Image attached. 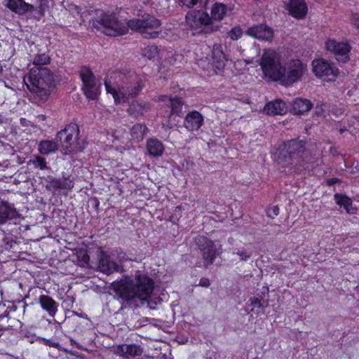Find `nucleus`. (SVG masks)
I'll use <instances>...</instances> for the list:
<instances>
[{
  "mask_svg": "<svg viewBox=\"0 0 359 359\" xmlns=\"http://www.w3.org/2000/svg\"><path fill=\"white\" fill-rule=\"evenodd\" d=\"M154 283L147 275L140 271L136 272L134 278H125L114 283L113 287L116 294L125 300L134 298L141 302H147L154 290Z\"/></svg>",
  "mask_w": 359,
  "mask_h": 359,
  "instance_id": "obj_1",
  "label": "nucleus"
},
{
  "mask_svg": "<svg viewBox=\"0 0 359 359\" xmlns=\"http://www.w3.org/2000/svg\"><path fill=\"white\" fill-rule=\"evenodd\" d=\"M50 57L46 54L37 55L34 59L33 67L28 75L24 77V83L27 88L32 93L37 94L41 100H45L48 94L53 82V76L50 71L39 65H46Z\"/></svg>",
  "mask_w": 359,
  "mask_h": 359,
  "instance_id": "obj_2",
  "label": "nucleus"
},
{
  "mask_svg": "<svg viewBox=\"0 0 359 359\" xmlns=\"http://www.w3.org/2000/svg\"><path fill=\"white\" fill-rule=\"evenodd\" d=\"M115 80L112 82L107 79L104 83L107 93L112 95L115 103L128 101L130 96L137 95L144 86L141 78L134 73L130 74L128 76L116 74Z\"/></svg>",
  "mask_w": 359,
  "mask_h": 359,
  "instance_id": "obj_3",
  "label": "nucleus"
},
{
  "mask_svg": "<svg viewBox=\"0 0 359 359\" xmlns=\"http://www.w3.org/2000/svg\"><path fill=\"white\" fill-rule=\"evenodd\" d=\"M275 158L279 164L297 170L312 163L311 154L304 149L303 142L295 140L284 143L276 152Z\"/></svg>",
  "mask_w": 359,
  "mask_h": 359,
  "instance_id": "obj_4",
  "label": "nucleus"
},
{
  "mask_svg": "<svg viewBox=\"0 0 359 359\" xmlns=\"http://www.w3.org/2000/svg\"><path fill=\"white\" fill-rule=\"evenodd\" d=\"M224 46L221 44H215L212 50V62L208 63L207 67L205 65L206 60L200 59L198 65L203 69H207L209 74L211 75L214 73L217 74V71L222 70L225 67V62L230 60L234 63L236 68L241 69L243 63L246 65L248 62L247 60H241L237 57L229 56L224 53Z\"/></svg>",
  "mask_w": 359,
  "mask_h": 359,
  "instance_id": "obj_5",
  "label": "nucleus"
},
{
  "mask_svg": "<svg viewBox=\"0 0 359 359\" xmlns=\"http://www.w3.org/2000/svg\"><path fill=\"white\" fill-rule=\"evenodd\" d=\"M186 25L193 34H208L217 32L218 25H213L210 20V15L203 10H193L186 15Z\"/></svg>",
  "mask_w": 359,
  "mask_h": 359,
  "instance_id": "obj_6",
  "label": "nucleus"
},
{
  "mask_svg": "<svg viewBox=\"0 0 359 359\" xmlns=\"http://www.w3.org/2000/svg\"><path fill=\"white\" fill-rule=\"evenodd\" d=\"M263 75L271 81H279L283 65L280 54L273 49H265L259 61Z\"/></svg>",
  "mask_w": 359,
  "mask_h": 359,
  "instance_id": "obj_7",
  "label": "nucleus"
},
{
  "mask_svg": "<svg viewBox=\"0 0 359 359\" xmlns=\"http://www.w3.org/2000/svg\"><path fill=\"white\" fill-rule=\"evenodd\" d=\"M161 22L159 20L148 14L142 19H134L128 22V26L132 30L137 31L146 39L157 38L161 32Z\"/></svg>",
  "mask_w": 359,
  "mask_h": 359,
  "instance_id": "obj_8",
  "label": "nucleus"
},
{
  "mask_svg": "<svg viewBox=\"0 0 359 359\" xmlns=\"http://www.w3.org/2000/svg\"><path fill=\"white\" fill-rule=\"evenodd\" d=\"M79 128L76 124L71 123L57 135V140L61 143L62 151L67 154L80 151L83 147L77 142Z\"/></svg>",
  "mask_w": 359,
  "mask_h": 359,
  "instance_id": "obj_9",
  "label": "nucleus"
},
{
  "mask_svg": "<svg viewBox=\"0 0 359 359\" xmlns=\"http://www.w3.org/2000/svg\"><path fill=\"white\" fill-rule=\"evenodd\" d=\"M306 70V65L301 60H290L283 65L279 81L284 85H291L299 81Z\"/></svg>",
  "mask_w": 359,
  "mask_h": 359,
  "instance_id": "obj_10",
  "label": "nucleus"
},
{
  "mask_svg": "<svg viewBox=\"0 0 359 359\" xmlns=\"http://www.w3.org/2000/svg\"><path fill=\"white\" fill-rule=\"evenodd\" d=\"M98 23V29L111 36L125 34L129 28L128 25L119 22L114 15L110 14H101Z\"/></svg>",
  "mask_w": 359,
  "mask_h": 359,
  "instance_id": "obj_11",
  "label": "nucleus"
},
{
  "mask_svg": "<svg viewBox=\"0 0 359 359\" xmlns=\"http://www.w3.org/2000/svg\"><path fill=\"white\" fill-rule=\"evenodd\" d=\"M80 76L83 82V91L88 99H97L100 92V83L88 68L81 70Z\"/></svg>",
  "mask_w": 359,
  "mask_h": 359,
  "instance_id": "obj_12",
  "label": "nucleus"
},
{
  "mask_svg": "<svg viewBox=\"0 0 359 359\" xmlns=\"http://www.w3.org/2000/svg\"><path fill=\"white\" fill-rule=\"evenodd\" d=\"M311 66L312 71L317 77L324 78L327 81L334 80L339 74L338 68L325 59L313 60Z\"/></svg>",
  "mask_w": 359,
  "mask_h": 359,
  "instance_id": "obj_13",
  "label": "nucleus"
},
{
  "mask_svg": "<svg viewBox=\"0 0 359 359\" xmlns=\"http://www.w3.org/2000/svg\"><path fill=\"white\" fill-rule=\"evenodd\" d=\"M196 243L203 252V259L207 264L213 262L217 255L222 252V245L210 241L203 236H199L196 239Z\"/></svg>",
  "mask_w": 359,
  "mask_h": 359,
  "instance_id": "obj_14",
  "label": "nucleus"
},
{
  "mask_svg": "<svg viewBox=\"0 0 359 359\" xmlns=\"http://www.w3.org/2000/svg\"><path fill=\"white\" fill-rule=\"evenodd\" d=\"M325 46L327 51L334 55L339 62H345L348 60L351 46L347 42L329 38L326 40Z\"/></svg>",
  "mask_w": 359,
  "mask_h": 359,
  "instance_id": "obj_15",
  "label": "nucleus"
},
{
  "mask_svg": "<svg viewBox=\"0 0 359 359\" xmlns=\"http://www.w3.org/2000/svg\"><path fill=\"white\" fill-rule=\"evenodd\" d=\"M285 8L294 18L302 19L308 13V6L304 0H283Z\"/></svg>",
  "mask_w": 359,
  "mask_h": 359,
  "instance_id": "obj_16",
  "label": "nucleus"
},
{
  "mask_svg": "<svg viewBox=\"0 0 359 359\" xmlns=\"http://www.w3.org/2000/svg\"><path fill=\"white\" fill-rule=\"evenodd\" d=\"M143 55L149 60L158 57L162 62L170 64L172 61L170 59L172 57L173 53L166 50H158V48L154 46H149L143 50Z\"/></svg>",
  "mask_w": 359,
  "mask_h": 359,
  "instance_id": "obj_17",
  "label": "nucleus"
},
{
  "mask_svg": "<svg viewBox=\"0 0 359 359\" xmlns=\"http://www.w3.org/2000/svg\"><path fill=\"white\" fill-rule=\"evenodd\" d=\"M115 353L126 359H140L138 357L141 356L142 350L140 346L137 345H127L122 344L118 346L115 348Z\"/></svg>",
  "mask_w": 359,
  "mask_h": 359,
  "instance_id": "obj_18",
  "label": "nucleus"
},
{
  "mask_svg": "<svg viewBox=\"0 0 359 359\" xmlns=\"http://www.w3.org/2000/svg\"><path fill=\"white\" fill-rule=\"evenodd\" d=\"M247 34L263 41H271L273 37V30L265 25H260L250 27L247 31Z\"/></svg>",
  "mask_w": 359,
  "mask_h": 359,
  "instance_id": "obj_19",
  "label": "nucleus"
},
{
  "mask_svg": "<svg viewBox=\"0 0 359 359\" xmlns=\"http://www.w3.org/2000/svg\"><path fill=\"white\" fill-rule=\"evenodd\" d=\"M228 8L226 5L222 3H215L210 8V20L212 24L217 25V22L222 21L226 15Z\"/></svg>",
  "mask_w": 359,
  "mask_h": 359,
  "instance_id": "obj_20",
  "label": "nucleus"
},
{
  "mask_svg": "<svg viewBox=\"0 0 359 359\" xmlns=\"http://www.w3.org/2000/svg\"><path fill=\"white\" fill-rule=\"evenodd\" d=\"M203 122L202 115L199 112L194 111L187 115L184 124L188 130L194 131L201 127Z\"/></svg>",
  "mask_w": 359,
  "mask_h": 359,
  "instance_id": "obj_21",
  "label": "nucleus"
},
{
  "mask_svg": "<svg viewBox=\"0 0 359 359\" xmlns=\"http://www.w3.org/2000/svg\"><path fill=\"white\" fill-rule=\"evenodd\" d=\"M286 104L281 100H276L275 101L268 102L264 111L269 115H283L287 112Z\"/></svg>",
  "mask_w": 359,
  "mask_h": 359,
  "instance_id": "obj_22",
  "label": "nucleus"
},
{
  "mask_svg": "<svg viewBox=\"0 0 359 359\" xmlns=\"http://www.w3.org/2000/svg\"><path fill=\"white\" fill-rule=\"evenodd\" d=\"M98 267L100 271L106 274H110L118 270V265L111 261L109 257L104 252L100 255Z\"/></svg>",
  "mask_w": 359,
  "mask_h": 359,
  "instance_id": "obj_23",
  "label": "nucleus"
},
{
  "mask_svg": "<svg viewBox=\"0 0 359 359\" xmlns=\"http://www.w3.org/2000/svg\"><path fill=\"white\" fill-rule=\"evenodd\" d=\"M7 6L9 9L18 14H24L32 11L33 6L26 4L23 0H8Z\"/></svg>",
  "mask_w": 359,
  "mask_h": 359,
  "instance_id": "obj_24",
  "label": "nucleus"
},
{
  "mask_svg": "<svg viewBox=\"0 0 359 359\" xmlns=\"http://www.w3.org/2000/svg\"><path fill=\"white\" fill-rule=\"evenodd\" d=\"M164 146L157 139H149L147 142V151L148 154L154 157L161 156L164 151Z\"/></svg>",
  "mask_w": 359,
  "mask_h": 359,
  "instance_id": "obj_25",
  "label": "nucleus"
},
{
  "mask_svg": "<svg viewBox=\"0 0 359 359\" xmlns=\"http://www.w3.org/2000/svg\"><path fill=\"white\" fill-rule=\"evenodd\" d=\"M18 215L15 210L6 203L0 205V224H4L8 219L15 218Z\"/></svg>",
  "mask_w": 359,
  "mask_h": 359,
  "instance_id": "obj_26",
  "label": "nucleus"
},
{
  "mask_svg": "<svg viewBox=\"0 0 359 359\" xmlns=\"http://www.w3.org/2000/svg\"><path fill=\"white\" fill-rule=\"evenodd\" d=\"M311 103L309 100L297 98L292 104V109L297 114H302L309 111L311 108Z\"/></svg>",
  "mask_w": 359,
  "mask_h": 359,
  "instance_id": "obj_27",
  "label": "nucleus"
},
{
  "mask_svg": "<svg viewBox=\"0 0 359 359\" xmlns=\"http://www.w3.org/2000/svg\"><path fill=\"white\" fill-rule=\"evenodd\" d=\"M58 149V144L52 140L41 141L38 145V150L41 154H49Z\"/></svg>",
  "mask_w": 359,
  "mask_h": 359,
  "instance_id": "obj_28",
  "label": "nucleus"
},
{
  "mask_svg": "<svg viewBox=\"0 0 359 359\" xmlns=\"http://www.w3.org/2000/svg\"><path fill=\"white\" fill-rule=\"evenodd\" d=\"M39 302L42 308L47 311L49 314L53 316L57 311L55 302L48 296L42 295L40 297Z\"/></svg>",
  "mask_w": 359,
  "mask_h": 359,
  "instance_id": "obj_29",
  "label": "nucleus"
},
{
  "mask_svg": "<svg viewBox=\"0 0 359 359\" xmlns=\"http://www.w3.org/2000/svg\"><path fill=\"white\" fill-rule=\"evenodd\" d=\"M336 203L344 208L349 213H354L355 209L352 207V201L350 198L344 196L336 194L334 196Z\"/></svg>",
  "mask_w": 359,
  "mask_h": 359,
  "instance_id": "obj_30",
  "label": "nucleus"
},
{
  "mask_svg": "<svg viewBox=\"0 0 359 359\" xmlns=\"http://www.w3.org/2000/svg\"><path fill=\"white\" fill-rule=\"evenodd\" d=\"M147 108L148 104L146 102H135L131 104L128 110L130 114L136 116L142 114Z\"/></svg>",
  "mask_w": 359,
  "mask_h": 359,
  "instance_id": "obj_31",
  "label": "nucleus"
},
{
  "mask_svg": "<svg viewBox=\"0 0 359 359\" xmlns=\"http://www.w3.org/2000/svg\"><path fill=\"white\" fill-rule=\"evenodd\" d=\"M147 128L142 124L135 125L131 130V135L133 139L140 141L144 138L146 133Z\"/></svg>",
  "mask_w": 359,
  "mask_h": 359,
  "instance_id": "obj_32",
  "label": "nucleus"
},
{
  "mask_svg": "<svg viewBox=\"0 0 359 359\" xmlns=\"http://www.w3.org/2000/svg\"><path fill=\"white\" fill-rule=\"evenodd\" d=\"M163 101H166L170 104L172 114H179L182 110V102L180 98H168L166 96L163 97Z\"/></svg>",
  "mask_w": 359,
  "mask_h": 359,
  "instance_id": "obj_33",
  "label": "nucleus"
},
{
  "mask_svg": "<svg viewBox=\"0 0 359 359\" xmlns=\"http://www.w3.org/2000/svg\"><path fill=\"white\" fill-rule=\"evenodd\" d=\"M28 165H33L35 167L40 168L41 170L46 168V162L45 159L39 156H35L32 159L29 160Z\"/></svg>",
  "mask_w": 359,
  "mask_h": 359,
  "instance_id": "obj_34",
  "label": "nucleus"
},
{
  "mask_svg": "<svg viewBox=\"0 0 359 359\" xmlns=\"http://www.w3.org/2000/svg\"><path fill=\"white\" fill-rule=\"evenodd\" d=\"M242 35L243 30L240 27L232 28L228 33V36L231 40H238Z\"/></svg>",
  "mask_w": 359,
  "mask_h": 359,
  "instance_id": "obj_35",
  "label": "nucleus"
},
{
  "mask_svg": "<svg viewBox=\"0 0 359 359\" xmlns=\"http://www.w3.org/2000/svg\"><path fill=\"white\" fill-rule=\"evenodd\" d=\"M48 8L47 0H39V5L37 6V10L41 15H43Z\"/></svg>",
  "mask_w": 359,
  "mask_h": 359,
  "instance_id": "obj_36",
  "label": "nucleus"
},
{
  "mask_svg": "<svg viewBox=\"0 0 359 359\" xmlns=\"http://www.w3.org/2000/svg\"><path fill=\"white\" fill-rule=\"evenodd\" d=\"M252 311H255L256 312L261 311L262 306L261 301L259 300L258 299H256L254 301H252Z\"/></svg>",
  "mask_w": 359,
  "mask_h": 359,
  "instance_id": "obj_37",
  "label": "nucleus"
},
{
  "mask_svg": "<svg viewBox=\"0 0 359 359\" xmlns=\"http://www.w3.org/2000/svg\"><path fill=\"white\" fill-rule=\"evenodd\" d=\"M267 215L270 217L277 216L279 213V208L277 206L270 208L267 210Z\"/></svg>",
  "mask_w": 359,
  "mask_h": 359,
  "instance_id": "obj_38",
  "label": "nucleus"
},
{
  "mask_svg": "<svg viewBox=\"0 0 359 359\" xmlns=\"http://www.w3.org/2000/svg\"><path fill=\"white\" fill-rule=\"evenodd\" d=\"M236 255H238L240 257V259L243 261L247 260L250 256V255L244 250H238L236 252Z\"/></svg>",
  "mask_w": 359,
  "mask_h": 359,
  "instance_id": "obj_39",
  "label": "nucleus"
},
{
  "mask_svg": "<svg viewBox=\"0 0 359 359\" xmlns=\"http://www.w3.org/2000/svg\"><path fill=\"white\" fill-rule=\"evenodd\" d=\"M180 3L186 6L187 7H192L196 5L198 2V0H179Z\"/></svg>",
  "mask_w": 359,
  "mask_h": 359,
  "instance_id": "obj_40",
  "label": "nucleus"
},
{
  "mask_svg": "<svg viewBox=\"0 0 359 359\" xmlns=\"http://www.w3.org/2000/svg\"><path fill=\"white\" fill-rule=\"evenodd\" d=\"M351 22L352 24L358 29H359V14L355 13L351 16Z\"/></svg>",
  "mask_w": 359,
  "mask_h": 359,
  "instance_id": "obj_41",
  "label": "nucleus"
},
{
  "mask_svg": "<svg viewBox=\"0 0 359 359\" xmlns=\"http://www.w3.org/2000/svg\"><path fill=\"white\" fill-rule=\"evenodd\" d=\"M199 285L202 287H208L210 285V281L208 278H201L199 282Z\"/></svg>",
  "mask_w": 359,
  "mask_h": 359,
  "instance_id": "obj_42",
  "label": "nucleus"
},
{
  "mask_svg": "<svg viewBox=\"0 0 359 359\" xmlns=\"http://www.w3.org/2000/svg\"><path fill=\"white\" fill-rule=\"evenodd\" d=\"M47 344L50 346H53V347H56V348L59 347V344L57 343V342H50V341H48L47 342Z\"/></svg>",
  "mask_w": 359,
  "mask_h": 359,
  "instance_id": "obj_43",
  "label": "nucleus"
},
{
  "mask_svg": "<svg viewBox=\"0 0 359 359\" xmlns=\"http://www.w3.org/2000/svg\"><path fill=\"white\" fill-rule=\"evenodd\" d=\"M54 187L55 188H57V189H62V188L61 184H60V183L58 181H57V180L54 182Z\"/></svg>",
  "mask_w": 359,
  "mask_h": 359,
  "instance_id": "obj_44",
  "label": "nucleus"
},
{
  "mask_svg": "<svg viewBox=\"0 0 359 359\" xmlns=\"http://www.w3.org/2000/svg\"><path fill=\"white\" fill-rule=\"evenodd\" d=\"M83 262L84 263H87L88 262V259H89V257H88V255L87 254H84L83 256Z\"/></svg>",
  "mask_w": 359,
  "mask_h": 359,
  "instance_id": "obj_45",
  "label": "nucleus"
},
{
  "mask_svg": "<svg viewBox=\"0 0 359 359\" xmlns=\"http://www.w3.org/2000/svg\"><path fill=\"white\" fill-rule=\"evenodd\" d=\"M110 137H111V140L109 139V142H114V140H115V137H114L113 135H111Z\"/></svg>",
  "mask_w": 359,
  "mask_h": 359,
  "instance_id": "obj_46",
  "label": "nucleus"
},
{
  "mask_svg": "<svg viewBox=\"0 0 359 359\" xmlns=\"http://www.w3.org/2000/svg\"><path fill=\"white\" fill-rule=\"evenodd\" d=\"M74 8L76 10L77 13H79V12H80L79 8L77 6H74Z\"/></svg>",
  "mask_w": 359,
  "mask_h": 359,
  "instance_id": "obj_47",
  "label": "nucleus"
},
{
  "mask_svg": "<svg viewBox=\"0 0 359 359\" xmlns=\"http://www.w3.org/2000/svg\"><path fill=\"white\" fill-rule=\"evenodd\" d=\"M72 187V184H71V182H69V184H67V187L69 189H70L71 187Z\"/></svg>",
  "mask_w": 359,
  "mask_h": 359,
  "instance_id": "obj_48",
  "label": "nucleus"
},
{
  "mask_svg": "<svg viewBox=\"0 0 359 359\" xmlns=\"http://www.w3.org/2000/svg\"><path fill=\"white\" fill-rule=\"evenodd\" d=\"M175 210L180 211L181 210V208L180 206L176 207Z\"/></svg>",
  "mask_w": 359,
  "mask_h": 359,
  "instance_id": "obj_49",
  "label": "nucleus"
},
{
  "mask_svg": "<svg viewBox=\"0 0 359 359\" xmlns=\"http://www.w3.org/2000/svg\"><path fill=\"white\" fill-rule=\"evenodd\" d=\"M2 119H3V117H2V116L0 114V123L2 121Z\"/></svg>",
  "mask_w": 359,
  "mask_h": 359,
  "instance_id": "obj_50",
  "label": "nucleus"
},
{
  "mask_svg": "<svg viewBox=\"0 0 359 359\" xmlns=\"http://www.w3.org/2000/svg\"><path fill=\"white\" fill-rule=\"evenodd\" d=\"M358 121H359V120H358Z\"/></svg>",
  "mask_w": 359,
  "mask_h": 359,
  "instance_id": "obj_51",
  "label": "nucleus"
}]
</instances>
